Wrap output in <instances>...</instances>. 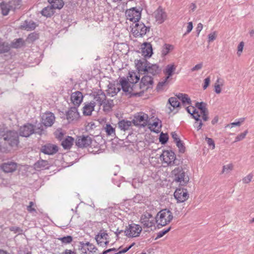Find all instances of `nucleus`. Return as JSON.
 I'll return each mask as SVG.
<instances>
[{"mask_svg":"<svg viewBox=\"0 0 254 254\" xmlns=\"http://www.w3.org/2000/svg\"><path fill=\"white\" fill-rule=\"evenodd\" d=\"M178 97H171L168 100V102L171 106H172L173 109H171L170 107H169L170 109V112H172L173 110L176 108L179 107L180 102L178 100Z\"/></svg>","mask_w":254,"mask_h":254,"instance_id":"32","label":"nucleus"},{"mask_svg":"<svg viewBox=\"0 0 254 254\" xmlns=\"http://www.w3.org/2000/svg\"><path fill=\"white\" fill-rule=\"evenodd\" d=\"M223 85H217V83H215V85H214L215 92L217 94H219L221 93V87Z\"/></svg>","mask_w":254,"mask_h":254,"instance_id":"58","label":"nucleus"},{"mask_svg":"<svg viewBox=\"0 0 254 254\" xmlns=\"http://www.w3.org/2000/svg\"><path fill=\"white\" fill-rule=\"evenodd\" d=\"M148 115L143 112H139L136 114L132 120V123L137 127L146 126L149 123Z\"/></svg>","mask_w":254,"mask_h":254,"instance_id":"5","label":"nucleus"},{"mask_svg":"<svg viewBox=\"0 0 254 254\" xmlns=\"http://www.w3.org/2000/svg\"><path fill=\"white\" fill-rule=\"evenodd\" d=\"M217 37V33L216 31H214L212 33H210L208 36V42H211L215 40Z\"/></svg>","mask_w":254,"mask_h":254,"instance_id":"48","label":"nucleus"},{"mask_svg":"<svg viewBox=\"0 0 254 254\" xmlns=\"http://www.w3.org/2000/svg\"><path fill=\"white\" fill-rule=\"evenodd\" d=\"M253 178V175L252 174H249L243 179V182L245 184H248L251 182Z\"/></svg>","mask_w":254,"mask_h":254,"instance_id":"47","label":"nucleus"},{"mask_svg":"<svg viewBox=\"0 0 254 254\" xmlns=\"http://www.w3.org/2000/svg\"><path fill=\"white\" fill-rule=\"evenodd\" d=\"M132 245L130 246L128 248H126L125 249H124L122 251H120L119 253H117V254H121L126 253L127 251H128L132 247Z\"/></svg>","mask_w":254,"mask_h":254,"instance_id":"63","label":"nucleus"},{"mask_svg":"<svg viewBox=\"0 0 254 254\" xmlns=\"http://www.w3.org/2000/svg\"><path fill=\"white\" fill-rule=\"evenodd\" d=\"M171 176L174 182L183 186L186 185L190 180L188 175L181 167L175 168L171 172Z\"/></svg>","mask_w":254,"mask_h":254,"instance_id":"2","label":"nucleus"},{"mask_svg":"<svg viewBox=\"0 0 254 254\" xmlns=\"http://www.w3.org/2000/svg\"><path fill=\"white\" fill-rule=\"evenodd\" d=\"M43 131V127L42 124H39L38 126H33V133L41 134Z\"/></svg>","mask_w":254,"mask_h":254,"instance_id":"38","label":"nucleus"},{"mask_svg":"<svg viewBox=\"0 0 254 254\" xmlns=\"http://www.w3.org/2000/svg\"><path fill=\"white\" fill-rule=\"evenodd\" d=\"M216 83H217V85H224V80L220 78H218L217 79Z\"/></svg>","mask_w":254,"mask_h":254,"instance_id":"64","label":"nucleus"},{"mask_svg":"<svg viewBox=\"0 0 254 254\" xmlns=\"http://www.w3.org/2000/svg\"><path fill=\"white\" fill-rule=\"evenodd\" d=\"M142 55L144 58H150L152 54V48L151 44L148 43H144L141 46Z\"/></svg>","mask_w":254,"mask_h":254,"instance_id":"23","label":"nucleus"},{"mask_svg":"<svg viewBox=\"0 0 254 254\" xmlns=\"http://www.w3.org/2000/svg\"><path fill=\"white\" fill-rule=\"evenodd\" d=\"M206 106V104L203 102H197L195 104L196 112L199 113L200 118H201L204 122L208 121L209 119L208 111Z\"/></svg>","mask_w":254,"mask_h":254,"instance_id":"12","label":"nucleus"},{"mask_svg":"<svg viewBox=\"0 0 254 254\" xmlns=\"http://www.w3.org/2000/svg\"><path fill=\"white\" fill-rule=\"evenodd\" d=\"M46 164L47 162L45 161L42 160L41 161H39L34 164V168L35 169L38 168H41L42 167H44Z\"/></svg>","mask_w":254,"mask_h":254,"instance_id":"51","label":"nucleus"},{"mask_svg":"<svg viewBox=\"0 0 254 254\" xmlns=\"http://www.w3.org/2000/svg\"><path fill=\"white\" fill-rule=\"evenodd\" d=\"M43 15L51 17L54 14V9L50 6L45 7L41 11Z\"/></svg>","mask_w":254,"mask_h":254,"instance_id":"37","label":"nucleus"},{"mask_svg":"<svg viewBox=\"0 0 254 254\" xmlns=\"http://www.w3.org/2000/svg\"><path fill=\"white\" fill-rule=\"evenodd\" d=\"M56 134L59 139H61L64 136V133L60 130H57L56 132Z\"/></svg>","mask_w":254,"mask_h":254,"instance_id":"62","label":"nucleus"},{"mask_svg":"<svg viewBox=\"0 0 254 254\" xmlns=\"http://www.w3.org/2000/svg\"><path fill=\"white\" fill-rule=\"evenodd\" d=\"M154 14L156 21L159 24L162 23L167 18L166 13L160 7L155 11Z\"/></svg>","mask_w":254,"mask_h":254,"instance_id":"22","label":"nucleus"},{"mask_svg":"<svg viewBox=\"0 0 254 254\" xmlns=\"http://www.w3.org/2000/svg\"><path fill=\"white\" fill-rule=\"evenodd\" d=\"M82 93L80 91H76L71 94L70 99L72 103L75 106H78L82 101L83 100Z\"/></svg>","mask_w":254,"mask_h":254,"instance_id":"24","label":"nucleus"},{"mask_svg":"<svg viewBox=\"0 0 254 254\" xmlns=\"http://www.w3.org/2000/svg\"><path fill=\"white\" fill-rule=\"evenodd\" d=\"M147 125H149L150 128L153 129L155 131H158L161 127V122L158 119L155 120L152 123H151L150 120L149 119V123Z\"/></svg>","mask_w":254,"mask_h":254,"instance_id":"33","label":"nucleus"},{"mask_svg":"<svg viewBox=\"0 0 254 254\" xmlns=\"http://www.w3.org/2000/svg\"><path fill=\"white\" fill-rule=\"evenodd\" d=\"M186 109L188 112L195 119L194 126L197 128V130H198L200 129L203 124L202 120L200 119V116L198 114L199 113L197 112L196 109L192 106L188 107Z\"/></svg>","mask_w":254,"mask_h":254,"instance_id":"11","label":"nucleus"},{"mask_svg":"<svg viewBox=\"0 0 254 254\" xmlns=\"http://www.w3.org/2000/svg\"><path fill=\"white\" fill-rule=\"evenodd\" d=\"M17 164L13 162H8L2 164L1 169L6 173H11L15 171L17 169Z\"/></svg>","mask_w":254,"mask_h":254,"instance_id":"25","label":"nucleus"},{"mask_svg":"<svg viewBox=\"0 0 254 254\" xmlns=\"http://www.w3.org/2000/svg\"><path fill=\"white\" fill-rule=\"evenodd\" d=\"M106 99V95L103 92L98 93L95 97V101L99 104V106H101L104 101Z\"/></svg>","mask_w":254,"mask_h":254,"instance_id":"35","label":"nucleus"},{"mask_svg":"<svg viewBox=\"0 0 254 254\" xmlns=\"http://www.w3.org/2000/svg\"><path fill=\"white\" fill-rule=\"evenodd\" d=\"M66 119L69 123L77 121L79 117V114L77 111V109L75 107L71 108L67 112Z\"/></svg>","mask_w":254,"mask_h":254,"instance_id":"21","label":"nucleus"},{"mask_svg":"<svg viewBox=\"0 0 254 254\" xmlns=\"http://www.w3.org/2000/svg\"><path fill=\"white\" fill-rule=\"evenodd\" d=\"M247 133L248 130H246L244 132L238 135L235 138V142H238L244 139Z\"/></svg>","mask_w":254,"mask_h":254,"instance_id":"44","label":"nucleus"},{"mask_svg":"<svg viewBox=\"0 0 254 254\" xmlns=\"http://www.w3.org/2000/svg\"><path fill=\"white\" fill-rule=\"evenodd\" d=\"M95 106V102H91L89 103L86 104L83 108V113L84 115L89 116L91 115L92 112L94 109Z\"/></svg>","mask_w":254,"mask_h":254,"instance_id":"27","label":"nucleus"},{"mask_svg":"<svg viewBox=\"0 0 254 254\" xmlns=\"http://www.w3.org/2000/svg\"><path fill=\"white\" fill-rule=\"evenodd\" d=\"M132 121L131 122L128 120H122L118 122L119 128L123 131H126L129 129L132 126Z\"/></svg>","mask_w":254,"mask_h":254,"instance_id":"26","label":"nucleus"},{"mask_svg":"<svg viewBox=\"0 0 254 254\" xmlns=\"http://www.w3.org/2000/svg\"><path fill=\"white\" fill-rule=\"evenodd\" d=\"M172 136L175 142L180 140L178 135L176 132H173L172 133Z\"/></svg>","mask_w":254,"mask_h":254,"instance_id":"60","label":"nucleus"},{"mask_svg":"<svg viewBox=\"0 0 254 254\" xmlns=\"http://www.w3.org/2000/svg\"><path fill=\"white\" fill-rule=\"evenodd\" d=\"M10 230L13 231L14 233L20 234L22 232V230L18 227H12L10 228Z\"/></svg>","mask_w":254,"mask_h":254,"instance_id":"59","label":"nucleus"},{"mask_svg":"<svg viewBox=\"0 0 254 254\" xmlns=\"http://www.w3.org/2000/svg\"><path fill=\"white\" fill-rule=\"evenodd\" d=\"M171 228L169 227L168 229H166L165 230H162L160 231L158 234H157V238H160L162 237H163L164 235H165L166 233H167L170 230Z\"/></svg>","mask_w":254,"mask_h":254,"instance_id":"50","label":"nucleus"},{"mask_svg":"<svg viewBox=\"0 0 254 254\" xmlns=\"http://www.w3.org/2000/svg\"><path fill=\"white\" fill-rule=\"evenodd\" d=\"M92 142V139L89 136H78L75 141L76 145L80 148H85L89 146Z\"/></svg>","mask_w":254,"mask_h":254,"instance_id":"16","label":"nucleus"},{"mask_svg":"<svg viewBox=\"0 0 254 254\" xmlns=\"http://www.w3.org/2000/svg\"><path fill=\"white\" fill-rule=\"evenodd\" d=\"M210 82V77L209 76L206 77L204 80V84L203 85V88L206 89L209 86Z\"/></svg>","mask_w":254,"mask_h":254,"instance_id":"56","label":"nucleus"},{"mask_svg":"<svg viewBox=\"0 0 254 254\" xmlns=\"http://www.w3.org/2000/svg\"><path fill=\"white\" fill-rule=\"evenodd\" d=\"M150 73L144 74V75L141 78L140 83V88L144 91L151 87L153 83V78L151 75H148Z\"/></svg>","mask_w":254,"mask_h":254,"instance_id":"14","label":"nucleus"},{"mask_svg":"<svg viewBox=\"0 0 254 254\" xmlns=\"http://www.w3.org/2000/svg\"><path fill=\"white\" fill-rule=\"evenodd\" d=\"M176 66L173 64H168L164 70V73L167 75L165 79L159 83L158 86H163L165 85L168 79L171 77L176 70Z\"/></svg>","mask_w":254,"mask_h":254,"instance_id":"19","label":"nucleus"},{"mask_svg":"<svg viewBox=\"0 0 254 254\" xmlns=\"http://www.w3.org/2000/svg\"><path fill=\"white\" fill-rule=\"evenodd\" d=\"M120 91V87H116L115 85H112L108 90V93L111 94L112 96L116 94Z\"/></svg>","mask_w":254,"mask_h":254,"instance_id":"39","label":"nucleus"},{"mask_svg":"<svg viewBox=\"0 0 254 254\" xmlns=\"http://www.w3.org/2000/svg\"><path fill=\"white\" fill-rule=\"evenodd\" d=\"M102 105H103L104 111L105 112H109L114 106V104L112 100L105 99Z\"/></svg>","mask_w":254,"mask_h":254,"instance_id":"34","label":"nucleus"},{"mask_svg":"<svg viewBox=\"0 0 254 254\" xmlns=\"http://www.w3.org/2000/svg\"><path fill=\"white\" fill-rule=\"evenodd\" d=\"M9 50V47L6 44L5 45L4 43L1 44L0 41V53H4L7 52Z\"/></svg>","mask_w":254,"mask_h":254,"instance_id":"45","label":"nucleus"},{"mask_svg":"<svg viewBox=\"0 0 254 254\" xmlns=\"http://www.w3.org/2000/svg\"><path fill=\"white\" fill-rule=\"evenodd\" d=\"M205 140H206L208 145L212 147V149H214L215 148V143L212 139L209 137H206Z\"/></svg>","mask_w":254,"mask_h":254,"instance_id":"52","label":"nucleus"},{"mask_svg":"<svg viewBox=\"0 0 254 254\" xmlns=\"http://www.w3.org/2000/svg\"><path fill=\"white\" fill-rule=\"evenodd\" d=\"M59 239L64 244H69L72 241V238L70 236H67L66 237L59 238Z\"/></svg>","mask_w":254,"mask_h":254,"instance_id":"43","label":"nucleus"},{"mask_svg":"<svg viewBox=\"0 0 254 254\" xmlns=\"http://www.w3.org/2000/svg\"><path fill=\"white\" fill-rule=\"evenodd\" d=\"M244 43L243 42H241L240 43L238 46V51H237V55L238 56H240L244 48Z\"/></svg>","mask_w":254,"mask_h":254,"instance_id":"49","label":"nucleus"},{"mask_svg":"<svg viewBox=\"0 0 254 254\" xmlns=\"http://www.w3.org/2000/svg\"><path fill=\"white\" fill-rule=\"evenodd\" d=\"M48 2L53 9H61L64 5L62 0H48Z\"/></svg>","mask_w":254,"mask_h":254,"instance_id":"31","label":"nucleus"},{"mask_svg":"<svg viewBox=\"0 0 254 254\" xmlns=\"http://www.w3.org/2000/svg\"><path fill=\"white\" fill-rule=\"evenodd\" d=\"M160 160L165 166H173L175 164L176 155L172 150H164L160 155Z\"/></svg>","mask_w":254,"mask_h":254,"instance_id":"4","label":"nucleus"},{"mask_svg":"<svg viewBox=\"0 0 254 254\" xmlns=\"http://www.w3.org/2000/svg\"><path fill=\"white\" fill-rule=\"evenodd\" d=\"M98 245L101 247H105L109 243L108 235L106 231L100 230L95 237Z\"/></svg>","mask_w":254,"mask_h":254,"instance_id":"13","label":"nucleus"},{"mask_svg":"<svg viewBox=\"0 0 254 254\" xmlns=\"http://www.w3.org/2000/svg\"><path fill=\"white\" fill-rule=\"evenodd\" d=\"M173 218L171 211L169 209H164L158 213L156 217V221L158 225L163 226L169 223Z\"/></svg>","mask_w":254,"mask_h":254,"instance_id":"3","label":"nucleus"},{"mask_svg":"<svg viewBox=\"0 0 254 254\" xmlns=\"http://www.w3.org/2000/svg\"><path fill=\"white\" fill-rule=\"evenodd\" d=\"M233 168V165L232 164H229L226 165H224L223 167L222 173H228L232 170Z\"/></svg>","mask_w":254,"mask_h":254,"instance_id":"42","label":"nucleus"},{"mask_svg":"<svg viewBox=\"0 0 254 254\" xmlns=\"http://www.w3.org/2000/svg\"><path fill=\"white\" fill-rule=\"evenodd\" d=\"M135 64L138 71L137 72L129 71L127 78H121L120 80L123 91L127 94L131 95H135L138 94V91L136 90L137 85L135 84L140 79L139 74H145L150 73L151 75H154L160 72L158 65L152 64L144 59L135 60Z\"/></svg>","mask_w":254,"mask_h":254,"instance_id":"1","label":"nucleus"},{"mask_svg":"<svg viewBox=\"0 0 254 254\" xmlns=\"http://www.w3.org/2000/svg\"><path fill=\"white\" fill-rule=\"evenodd\" d=\"M175 198L177 200L178 202H183L189 198V194L186 190L178 189L174 194Z\"/></svg>","mask_w":254,"mask_h":254,"instance_id":"17","label":"nucleus"},{"mask_svg":"<svg viewBox=\"0 0 254 254\" xmlns=\"http://www.w3.org/2000/svg\"><path fill=\"white\" fill-rule=\"evenodd\" d=\"M168 138L167 136L164 134H161L159 137L160 142H161L162 144H165L168 141Z\"/></svg>","mask_w":254,"mask_h":254,"instance_id":"55","label":"nucleus"},{"mask_svg":"<svg viewBox=\"0 0 254 254\" xmlns=\"http://www.w3.org/2000/svg\"><path fill=\"white\" fill-rule=\"evenodd\" d=\"M32 133V127L31 126H24L20 129V134L21 136L27 137Z\"/></svg>","mask_w":254,"mask_h":254,"instance_id":"29","label":"nucleus"},{"mask_svg":"<svg viewBox=\"0 0 254 254\" xmlns=\"http://www.w3.org/2000/svg\"><path fill=\"white\" fill-rule=\"evenodd\" d=\"M55 121L54 114L50 112H46L41 115V123L46 127H51Z\"/></svg>","mask_w":254,"mask_h":254,"instance_id":"10","label":"nucleus"},{"mask_svg":"<svg viewBox=\"0 0 254 254\" xmlns=\"http://www.w3.org/2000/svg\"><path fill=\"white\" fill-rule=\"evenodd\" d=\"M176 145L179 148L180 151L181 152H184L185 151V147L183 145V142L181 140L176 142Z\"/></svg>","mask_w":254,"mask_h":254,"instance_id":"53","label":"nucleus"},{"mask_svg":"<svg viewBox=\"0 0 254 254\" xmlns=\"http://www.w3.org/2000/svg\"><path fill=\"white\" fill-rule=\"evenodd\" d=\"M149 30L143 23L137 22L132 28V32L133 35L136 37H142L144 35L147 31Z\"/></svg>","mask_w":254,"mask_h":254,"instance_id":"7","label":"nucleus"},{"mask_svg":"<svg viewBox=\"0 0 254 254\" xmlns=\"http://www.w3.org/2000/svg\"><path fill=\"white\" fill-rule=\"evenodd\" d=\"M203 64L202 63H199L193 66L191 69V71H197L201 69L202 67Z\"/></svg>","mask_w":254,"mask_h":254,"instance_id":"54","label":"nucleus"},{"mask_svg":"<svg viewBox=\"0 0 254 254\" xmlns=\"http://www.w3.org/2000/svg\"><path fill=\"white\" fill-rule=\"evenodd\" d=\"M193 28V25L192 22H190L188 23V26L187 28V32L185 33V34H188L191 32Z\"/></svg>","mask_w":254,"mask_h":254,"instance_id":"57","label":"nucleus"},{"mask_svg":"<svg viewBox=\"0 0 254 254\" xmlns=\"http://www.w3.org/2000/svg\"><path fill=\"white\" fill-rule=\"evenodd\" d=\"M245 118H243L239 119V121L236 122H233L230 125H228L227 127H232L234 126H239L241 124L244 122Z\"/></svg>","mask_w":254,"mask_h":254,"instance_id":"46","label":"nucleus"},{"mask_svg":"<svg viewBox=\"0 0 254 254\" xmlns=\"http://www.w3.org/2000/svg\"><path fill=\"white\" fill-rule=\"evenodd\" d=\"M103 129L108 136L112 137L116 136L115 127L110 124H105L104 126Z\"/></svg>","mask_w":254,"mask_h":254,"instance_id":"28","label":"nucleus"},{"mask_svg":"<svg viewBox=\"0 0 254 254\" xmlns=\"http://www.w3.org/2000/svg\"><path fill=\"white\" fill-rule=\"evenodd\" d=\"M80 251L82 254H94L97 251L96 247L89 242L81 244Z\"/></svg>","mask_w":254,"mask_h":254,"instance_id":"18","label":"nucleus"},{"mask_svg":"<svg viewBox=\"0 0 254 254\" xmlns=\"http://www.w3.org/2000/svg\"><path fill=\"white\" fill-rule=\"evenodd\" d=\"M174 47L172 45L166 44L162 50V54L163 55H166L170 51L173 49Z\"/></svg>","mask_w":254,"mask_h":254,"instance_id":"41","label":"nucleus"},{"mask_svg":"<svg viewBox=\"0 0 254 254\" xmlns=\"http://www.w3.org/2000/svg\"><path fill=\"white\" fill-rule=\"evenodd\" d=\"M142 231L141 227L137 224H129L126 229L125 233L129 237H136L139 236Z\"/></svg>","mask_w":254,"mask_h":254,"instance_id":"9","label":"nucleus"},{"mask_svg":"<svg viewBox=\"0 0 254 254\" xmlns=\"http://www.w3.org/2000/svg\"><path fill=\"white\" fill-rule=\"evenodd\" d=\"M20 2V0H11L8 3L2 2L0 6L2 14L7 15L10 10L17 8Z\"/></svg>","mask_w":254,"mask_h":254,"instance_id":"8","label":"nucleus"},{"mask_svg":"<svg viewBox=\"0 0 254 254\" xmlns=\"http://www.w3.org/2000/svg\"><path fill=\"white\" fill-rule=\"evenodd\" d=\"M74 138L71 136H67L62 143L63 147L66 149L71 148L73 144Z\"/></svg>","mask_w":254,"mask_h":254,"instance_id":"30","label":"nucleus"},{"mask_svg":"<svg viewBox=\"0 0 254 254\" xmlns=\"http://www.w3.org/2000/svg\"><path fill=\"white\" fill-rule=\"evenodd\" d=\"M177 97L179 99L181 100L182 103L187 105L190 104L191 101L188 95L185 94L179 93Z\"/></svg>","mask_w":254,"mask_h":254,"instance_id":"36","label":"nucleus"},{"mask_svg":"<svg viewBox=\"0 0 254 254\" xmlns=\"http://www.w3.org/2000/svg\"><path fill=\"white\" fill-rule=\"evenodd\" d=\"M203 28V25L201 23H199L197 24V27H196V32L197 33V34L199 35L200 31L202 30Z\"/></svg>","mask_w":254,"mask_h":254,"instance_id":"61","label":"nucleus"},{"mask_svg":"<svg viewBox=\"0 0 254 254\" xmlns=\"http://www.w3.org/2000/svg\"><path fill=\"white\" fill-rule=\"evenodd\" d=\"M58 147L56 145L49 143L43 146L41 151L44 154L53 155L58 152Z\"/></svg>","mask_w":254,"mask_h":254,"instance_id":"20","label":"nucleus"},{"mask_svg":"<svg viewBox=\"0 0 254 254\" xmlns=\"http://www.w3.org/2000/svg\"><path fill=\"white\" fill-rule=\"evenodd\" d=\"M140 222L144 226L150 228L154 225V218L151 214L145 212L142 215L140 218Z\"/></svg>","mask_w":254,"mask_h":254,"instance_id":"15","label":"nucleus"},{"mask_svg":"<svg viewBox=\"0 0 254 254\" xmlns=\"http://www.w3.org/2000/svg\"><path fill=\"white\" fill-rule=\"evenodd\" d=\"M24 44V41L21 38L17 39L15 41L12 42L11 47L14 48H18L22 46Z\"/></svg>","mask_w":254,"mask_h":254,"instance_id":"40","label":"nucleus"},{"mask_svg":"<svg viewBox=\"0 0 254 254\" xmlns=\"http://www.w3.org/2000/svg\"><path fill=\"white\" fill-rule=\"evenodd\" d=\"M127 19L133 23L139 22L141 17V10L136 7H132L126 11Z\"/></svg>","mask_w":254,"mask_h":254,"instance_id":"6","label":"nucleus"}]
</instances>
